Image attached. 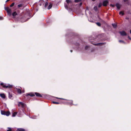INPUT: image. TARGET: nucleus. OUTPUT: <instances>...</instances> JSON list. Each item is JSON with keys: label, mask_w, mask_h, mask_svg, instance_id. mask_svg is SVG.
Segmentation results:
<instances>
[{"label": "nucleus", "mask_w": 131, "mask_h": 131, "mask_svg": "<svg viewBox=\"0 0 131 131\" xmlns=\"http://www.w3.org/2000/svg\"><path fill=\"white\" fill-rule=\"evenodd\" d=\"M66 2H67V5L65 4L64 6L65 8L67 9H68V8H69L71 10L70 6L71 7L73 5L72 1L71 0H66Z\"/></svg>", "instance_id": "nucleus-1"}, {"label": "nucleus", "mask_w": 131, "mask_h": 131, "mask_svg": "<svg viewBox=\"0 0 131 131\" xmlns=\"http://www.w3.org/2000/svg\"><path fill=\"white\" fill-rule=\"evenodd\" d=\"M1 85H3V86L4 87H6V88H12L13 86L12 85H10L9 84H8L4 85L3 83H1Z\"/></svg>", "instance_id": "nucleus-2"}, {"label": "nucleus", "mask_w": 131, "mask_h": 131, "mask_svg": "<svg viewBox=\"0 0 131 131\" xmlns=\"http://www.w3.org/2000/svg\"><path fill=\"white\" fill-rule=\"evenodd\" d=\"M1 114L2 115H6L7 116H9L10 115V112H6L4 111H1Z\"/></svg>", "instance_id": "nucleus-3"}, {"label": "nucleus", "mask_w": 131, "mask_h": 131, "mask_svg": "<svg viewBox=\"0 0 131 131\" xmlns=\"http://www.w3.org/2000/svg\"><path fill=\"white\" fill-rule=\"evenodd\" d=\"M18 105L19 106L21 107L22 108H24L26 106L25 104L21 102H18Z\"/></svg>", "instance_id": "nucleus-4"}, {"label": "nucleus", "mask_w": 131, "mask_h": 131, "mask_svg": "<svg viewBox=\"0 0 131 131\" xmlns=\"http://www.w3.org/2000/svg\"><path fill=\"white\" fill-rule=\"evenodd\" d=\"M108 1H105L103 2V5L104 6H107V4H108Z\"/></svg>", "instance_id": "nucleus-5"}, {"label": "nucleus", "mask_w": 131, "mask_h": 131, "mask_svg": "<svg viewBox=\"0 0 131 131\" xmlns=\"http://www.w3.org/2000/svg\"><path fill=\"white\" fill-rule=\"evenodd\" d=\"M44 3V2L42 0H41L39 1V5L40 6L43 5Z\"/></svg>", "instance_id": "nucleus-6"}, {"label": "nucleus", "mask_w": 131, "mask_h": 131, "mask_svg": "<svg viewBox=\"0 0 131 131\" xmlns=\"http://www.w3.org/2000/svg\"><path fill=\"white\" fill-rule=\"evenodd\" d=\"M119 33L122 36L126 35V32L124 31H123L122 32H120Z\"/></svg>", "instance_id": "nucleus-7"}, {"label": "nucleus", "mask_w": 131, "mask_h": 131, "mask_svg": "<svg viewBox=\"0 0 131 131\" xmlns=\"http://www.w3.org/2000/svg\"><path fill=\"white\" fill-rule=\"evenodd\" d=\"M0 96L3 99H5L6 97V96L4 93H1L0 94Z\"/></svg>", "instance_id": "nucleus-8"}, {"label": "nucleus", "mask_w": 131, "mask_h": 131, "mask_svg": "<svg viewBox=\"0 0 131 131\" xmlns=\"http://www.w3.org/2000/svg\"><path fill=\"white\" fill-rule=\"evenodd\" d=\"M29 95H30L31 96H35V95L33 93H30L29 94H26V96H27Z\"/></svg>", "instance_id": "nucleus-9"}, {"label": "nucleus", "mask_w": 131, "mask_h": 131, "mask_svg": "<svg viewBox=\"0 0 131 131\" xmlns=\"http://www.w3.org/2000/svg\"><path fill=\"white\" fill-rule=\"evenodd\" d=\"M35 94L37 96L39 97H42V95L39 93L37 92H35Z\"/></svg>", "instance_id": "nucleus-10"}, {"label": "nucleus", "mask_w": 131, "mask_h": 131, "mask_svg": "<svg viewBox=\"0 0 131 131\" xmlns=\"http://www.w3.org/2000/svg\"><path fill=\"white\" fill-rule=\"evenodd\" d=\"M7 12L8 14L9 15H11L12 10L10 9L9 8V9Z\"/></svg>", "instance_id": "nucleus-11"}, {"label": "nucleus", "mask_w": 131, "mask_h": 131, "mask_svg": "<svg viewBox=\"0 0 131 131\" xmlns=\"http://www.w3.org/2000/svg\"><path fill=\"white\" fill-rule=\"evenodd\" d=\"M116 6L117 9H119L120 8L121 5L117 3L116 5Z\"/></svg>", "instance_id": "nucleus-12"}, {"label": "nucleus", "mask_w": 131, "mask_h": 131, "mask_svg": "<svg viewBox=\"0 0 131 131\" xmlns=\"http://www.w3.org/2000/svg\"><path fill=\"white\" fill-rule=\"evenodd\" d=\"M24 129L21 128H18L17 130V131H24Z\"/></svg>", "instance_id": "nucleus-13"}, {"label": "nucleus", "mask_w": 131, "mask_h": 131, "mask_svg": "<svg viewBox=\"0 0 131 131\" xmlns=\"http://www.w3.org/2000/svg\"><path fill=\"white\" fill-rule=\"evenodd\" d=\"M17 92L19 93V94H21V90L20 89H17Z\"/></svg>", "instance_id": "nucleus-14"}, {"label": "nucleus", "mask_w": 131, "mask_h": 131, "mask_svg": "<svg viewBox=\"0 0 131 131\" xmlns=\"http://www.w3.org/2000/svg\"><path fill=\"white\" fill-rule=\"evenodd\" d=\"M17 15V13L16 12H14L12 14V15L13 16H15Z\"/></svg>", "instance_id": "nucleus-15"}, {"label": "nucleus", "mask_w": 131, "mask_h": 131, "mask_svg": "<svg viewBox=\"0 0 131 131\" xmlns=\"http://www.w3.org/2000/svg\"><path fill=\"white\" fill-rule=\"evenodd\" d=\"M17 114V112H14L13 114L12 115V116L13 117H15L16 115Z\"/></svg>", "instance_id": "nucleus-16"}, {"label": "nucleus", "mask_w": 131, "mask_h": 131, "mask_svg": "<svg viewBox=\"0 0 131 131\" xmlns=\"http://www.w3.org/2000/svg\"><path fill=\"white\" fill-rule=\"evenodd\" d=\"M52 6V4H50L48 6V9H50L51 8Z\"/></svg>", "instance_id": "nucleus-17"}, {"label": "nucleus", "mask_w": 131, "mask_h": 131, "mask_svg": "<svg viewBox=\"0 0 131 131\" xmlns=\"http://www.w3.org/2000/svg\"><path fill=\"white\" fill-rule=\"evenodd\" d=\"M8 95L9 98V99H11L12 97V94H10V93H9Z\"/></svg>", "instance_id": "nucleus-18"}, {"label": "nucleus", "mask_w": 131, "mask_h": 131, "mask_svg": "<svg viewBox=\"0 0 131 131\" xmlns=\"http://www.w3.org/2000/svg\"><path fill=\"white\" fill-rule=\"evenodd\" d=\"M119 14L120 15H123L124 14V13L123 12H122V11H121V12H119Z\"/></svg>", "instance_id": "nucleus-19"}, {"label": "nucleus", "mask_w": 131, "mask_h": 131, "mask_svg": "<svg viewBox=\"0 0 131 131\" xmlns=\"http://www.w3.org/2000/svg\"><path fill=\"white\" fill-rule=\"evenodd\" d=\"M112 25L113 27L114 28H115L117 27L116 25L115 24H112Z\"/></svg>", "instance_id": "nucleus-20"}, {"label": "nucleus", "mask_w": 131, "mask_h": 131, "mask_svg": "<svg viewBox=\"0 0 131 131\" xmlns=\"http://www.w3.org/2000/svg\"><path fill=\"white\" fill-rule=\"evenodd\" d=\"M52 102L54 104H59V103L58 102H55L54 101H52Z\"/></svg>", "instance_id": "nucleus-21"}, {"label": "nucleus", "mask_w": 131, "mask_h": 131, "mask_svg": "<svg viewBox=\"0 0 131 131\" xmlns=\"http://www.w3.org/2000/svg\"><path fill=\"white\" fill-rule=\"evenodd\" d=\"M48 2H46L45 3V8L46 7H47V6L48 5Z\"/></svg>", "instance_id": "nucleus-22"}, {"label": "nucleus", "mask_w": 131, "mask_h": 131, "mask_svg": "<svg viewBox=\"0 0 131 131\" xmlns=\"http://www.w3.org/2000/svg\"><path fill=\"white\" fill-rule=\"evenodd\" d=\"M94 10L95 11H96L97 10V8L96 6H95L94 8Z\"/></svg>", "instance_id": "nucleus-23"}, {"label": "nucleus", "mask_w": 131, "mask_h": 131, "mask_svg": "<svg viewBox=\"0 0 131 131\" xmlns=\"http://www.w3.org/2000/svg\"><path fill=\"white\" fill-rule=\"evenodd\" d=\"M8 129L7 130V131H11L12 130V129L8 127Z\"/></svg>", "instance_id": "nucleus-24"}, {"label": "nucleus", "mask_w": 131, "mask_h": 131, "mask_svg": "<svg viewBox=\"0 0 131 131\" xmlns=\"http://www.w3.org/2000/svg\"><path fill=\"white\" fill-rule=\"evenodd\" d=\"M9 8L8 7H6L5 8V9L7 11L9 9Z\"/></svg>", "instance_id": "nucleus-25"}, {"label": "nucleus", "mask_w": 131, "mask_h": 131, "mask_svg": "<svg viewBox=\"0 0 131 131\" xmlns=\"http://www.w3.org/2000/svg\"><path fill=\"white\" fill-rule=\"evenodd\" d=\"M97 25L99 26H101V24L100 23L98 22L96 23Z\"/></svg>", "instance_id": "nucleus-26"}, {"label": "nucleus", "mask_w": 131, "mask_h": 131, "mask_svg": "<svg viewBox=\"0 0 131 131\" xmlns=\"http://www.w3.org/2000/svg\"><path fill=\"white\" fill-rule=\"evenodd\" d=\"M14 3H12V4L10 5V6L11 7H13V6L14 5Z\"/></svg>", "instance_id": "nucleus-27"}, {"label": "nucleus", "mask_w": 131, "mask_h": 131, "mask_svg": "<svg viewBox=\"0 0 131 131\" xmlns=\"http://www.w3.org/2000/svg\"><path fill=\"white\" fill-rule=\"evenodd\" d=\"M102 5V4L101 3H100L99 4V7H100Z\"/></svg>", "instance_id": "nucleus-28"}, {"label": "nucleus", "mask_w": 131, "mask_h": 131, "mask_svg": "<svg viewBox=\"0 0 131 131\" xmlns=\"http://www.w3.org/2000/svg\"><path fill=\"white\" fill-rule=\"evenodd\" d=\"M80 1V0H75L74 1L75 2H79Z\"/></svg>", "instance_id": "nucleus-29"}, {"label": "nucleus", "mask_w": 131, "mask_h": 131, "mask_svg": "<svg viewBox=\"0 0 131 131\" xmlns=\"http://www.w3.org/2000/svg\"><path fill=\"white\" fill-rule=\"evenodd\" d=\"M22 6V5L21 4H20L18 5V7H21Z\"/></svg>", "instance_id": "nucleus-30"}, {"label": "nucleus", "mask_w": 131, "mask_h": 131, "mask_svg": "<svg viewBox=\"0 0 131 131\" xmlns=\"http://www.w3.org/2000/svg\"><path fill=\"white\" fill-rule=\"evenodd\" d=\"M110 5L112 7H114L115 6V5H114L113 4H110Z\"/></svg>", "instance_id": "nucleus-31"}, {"label": "nucleus", "mask_w": 131, "mask_h": 131, "mask_svg": "<svg viewBox=\"0 0 131 131\" xmlns=\"http://www.w3.org/2000/svg\"><path fill=\"white\" fill-rule=\"evenodd\" d=\"M56 97V98H57V99H62V100H65V99H63V98H58V97Z\"/></svg>", "instance_id": "nucleus-32"}, {"label": "nucleus", "mask_w": 131, "mask_h": 131, "mask_svg": "<svg viewBox=\"0 0 131 131\" xmlns=\"http://www.w3.org/2000/svg\"><path fill=\"white\" fill-rule=\"evenodd\" d=\"M32 118L33 119H35L36 118V116H34L32 117Z\"/></svg>", "instance_id": "nucleus-33"}, {"label": "nucleus", "mask_w": 131, "mask_h": 131, "mask_svg": "<svg viewBox=\"0 0 131 131\" xmlns=\"http://www.w3.org/2000/svg\"><path fill=\"white\" fill-rule=\"evenodd\" d=\"M119 42H124L122 41L121 40H119Z\"/></svg>", "instance_id": "nucleus-34"}, {"label": "nucleus", "mask_w": 131, "mask_h": 131, "mask_svg": "<svg viewBox=\"0 0 131 131\" xmlns=\"http://www.w3.org/2000/svg\"><path fill=\"white\" fill-rule=\"evenodd\" d=\"M3 19V17H2L0 16V20H2Z\"/></svg>", "instance_id": "nucleus-35"}, {"label": "nucleus", "mask_w": 131, "mask_h": 131, "mask_svg": "<svg viewBox=\"0 0 131 131\" xmlns=\"http://www.w3.org/2000/svg\"><path fill=\"white\" fill-rule=\"evenodd\" d=\"M71 102L69 103V104L70 105H71L72 104V101H71Z\"/></svg>", "instance_id": "nucleus-36"}, {"label": "nucleus", "mask_w": 131, "mask_h": 131, "mask_svg": "<svg viewBox=\"0 0 131 131\" xmlns=\"http://www.w3.org/2000/svg\"><path fill=\"white\" fill-rule=\"evenodd\" d=\"M127 1V0H124V1L125 2H126Z\"/></svg>", "instance_id": "nucleus-37"}, {"label": "nucleus", "mask_w": 131, "mask_h": 131, "mask_svg": "<svg viewBox=\"0 0 131 131\" xmlns=\"http://www.w3.org/2000/svg\"><path fill=\"white\" fill-rule=\"evenodd\" d=\"M82 4V3H80V5L81 6V5Z\"/></svg>", "instance_id": "nucleus-38"}, {"label": "nucleus", "mask_w": 131, "mask_h": 131, "mask_svg": "<svg viewBox=\"0 0 131 131\" xmlns=\"http://www.w3.org/2000/svg\"><path fill=\"white\" fill-rule=\"evenodd\" d=\"M88 47V46H86L85 47V49H86Z\"/></svg>", "instance_id": "nucleus-39"}, {"label": "nucleus", "mask_w": 131, "mask_h": 131, "mask_svg": "<svg viewBox=\"0 0 131 131\" xmlns=\"http://www.w3.org/2000/svg\"><path fill=\"white\" fill-rule=\"evenodd\" d=\"M18 114H19V115H20L21 114V113H20L18 112Z\"/></svg>", "instance_id": "nucleus-40"}, {"label": "nucleus", "mask_w": 131, "mask_h": 131, "mask_svg": "<svg viewBox=\"0 0 131 131\" xmlns=\"http://www.w3.org/2000/svg\"><path fill=\"white\" fill-rule=\"evenodd\" d=\"M102 44V43H99L97 44V45H100V44L101 45V44Z\"/></svg>", "instance_id": "nucleus-41"}, {"label": "nucleus", "mask_w": 131, "mask_h": 131, "mask_svg": "<svg viewBox=\"0 0 131 131\" xmlns=\"http://www.w3.org/2000/svg\"><path fill=\"white\" fill-rule=\"evenodd\" d=\"M130 33L131 34V29L130 30Z\"/></svg>", "instance_id": "nucleus-42"}, {"label": "nucleus", "mask_w": 131, "mask_h": 131, "mask_svg": "<svg viewBox=\"0 0 131 131\" xmlns=\"http://www.w3.org/2000/svg\"><path fill=\"white\" fill-rule=\"evenodd\" d=\"M70 51H71V52H72V50H70Z\"/></svg>", "instance_id": "nucleus-43"}, {"label": "nucleus", "mask_w": 131, "mask_h": 131, "mask_svg": "<svg viewBox=\"0 0 131 131\" xmlns=\"http://www.w3.org/2000/svg\"><path fill=\"white\" fill-rule=\"evenodd\" d=\"M129 39H130V38H129Z\"/></svg>", "instance_id": "nucleus-44"}, {"label": "nucleus", "mask_w": 131, "mask_h": 131, "mask_svg": "<svg viewBox=\"0 0 131 131\" xmlns=\"http://www.w3.org/2000/svg\"><path fill=\"white\" fill-rule=\"evenodd\" d=\"M23 93H24V91H23Z\"/></svg>", "instance_id": "nucleus-45"}, {"label": "nucleus", "mask_w": 131, "mask_h": 131, "mask_svg": "<svg viewBox=\"0 0 131 131\" xmlns=\"http://www.w3.org/2000/svg\"><path fill=\"white\" fill-rule=\"evenodd\" d=\"M95 0H92L93 1H94Z\"/></svg>", "instance_id": "nucleus-46"}, {"label": "nucleus", "mask_w": 131, "mask_h": 131, "mask_svg": "<svg viewBox=\"0 0 131 131\" xmlns=\"http://www.w3.org/2000/svg\"><path fill=\"white\" fill-rule=\"evenodd\" d=\"M23 112H24V111H23Z\"/></svg>", "instance_id": "nucleus-47"}]
</instances>
